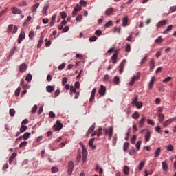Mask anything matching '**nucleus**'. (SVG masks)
Here are the masks:
<instances>
[{"mask_svg": "<svg viewBox=\"0 0 176 176\" xmlns=\"http://www.w3.org/2000/svg\"><path fill=\"white\" fill-rule=\"evenodd\" d=\"M90 42H96L97 41V36H92L89 38Z\"/></svg>", "mask_w": 176, "mask_h": 176, "instance_id": "nucleus-53", "label": "nucleus"}, {"mask_svg": "<svg viewBox=\"0 0 176 176\" xmlns=\"http://www.w3.org/2000/svg\"><path fill=\"white\" fill-rule=\"evenodd\" d=\"M173 25H170L167 29H166L164 32L163 34H168V32H170V31H171L173 30Z\"/></svg>", "mask_w": 176, "mask_h": 176, "instance_id": "nucleus-26", "label": "nucleus"}, {"mask_svg": "<svg viewBox=\"0 0 176 176\" xmlns=\"http://www.w3.org/2000/svg\"><path fill=\"white\" fill-rule=\"evenodd\" d=\"M25 39V32L24 31H21L18 38V43H21V42Z\"/></svg>", "mask_w": 176, "mask_h": 176, "instance_id": "nucleus-4", "label": "nucleus"}, {"mask_svg": "<svg viewBox=\"0 0 176 176\" xmlns=\"http://www.w3.org/2000/svg\"><path fill=\"white\" fill-rule=\"evenodd\" d=\"M135 105L138 108V109H141V108H142V102L139 101Z\"/></svg>", "mask_w": 176, "mask_h": 176, "instance_id": "nucleus-39", "label": "nucleus"}, {"mask_svg": "<svg viewBox=\"0 0 176 176\" xmlns=\"http://www.w3.org/2000/svg\"><path fill=\"white\" fill-rule=\"evenodd\" d=\"M27 68H28V66H27V64L25 63H22L21 65H20V67H19V71L20 72H25L27 71Z\"/></svg>", "mask_w": 176, "mask_h": 176, "instance_id": "nucleus-7", "label": "nucleus"}, {"mask_svg": "<svg viewBox=\"0 0 176 176\" xmlns=\"http://www.w3.org/2000/svg\"><path fill=\"white\" fill-rule=\"evenodd\" d=\"M166 24H167V20H162L156 25V27L157 28H162V27H164Z\"/></svg>", "mask_w": 176, "mask_h": 176, "instance_id": "nucleus-6", "label": "nucleus"}, {"mask_svg": "<svg viewBox=\"0 0 176 176\" xmlns=\"http://www.w3.org/2000/svg\"><path fill=\"white\" fill-rule=\"evenodd\" d=\"M147 123L151 126H155V121L153 120L148 119L147 120Z\"/></svg>", "mask_w": 176, "mask_h": 176, "instance_id": "nucleus-46", "label": "nucleus"}, {"mask_svg": "<svg viewBox=\"0 0 176 176\" xmlns=\"http://www.w3.org/2000/svg\"><path fill=\"white\" fill-rule=\"evenodd\" d=\"M175 120H176V118H173L166 120L163 123V127H167L169 124H171L172 122H174Z\"/></svg>", "mask_w": 176, "mask_h": 176, "instance_id": "nucleus-3", "label": "nucleus"}, {"mask_svg": "<svg viewBox=\"0 0 176 176\" xmlns=\"http://www.w3.org/2000/svg\"><path fill=\"white\" fill-rule=\"evenodd\" d=\"M67 82H68V78H67V77H64L62 80V84L64 85H65V83H67Z\"/></svg>", "mask_w": 176, "mask_h": 176, "instance_id": "nucleus-61", "label": "nucleus"}, {"mask_svg": "<svg viewBox=\"0 0 176 176\" xmlns=\"http://www.w3.org/2000/svg\"><path fill=\"white\" fill-rule=\"evenodd\" d=\"M157 116L159 118V119H158L159 122H163V120H164V114L160 113H157Z\"/></svg>", "mask_w": 176, "mask_h": 176, "instance_id": "nucleus-21", "label": "nucleus"}, {"mask_svg": "<svg viewBox=\"0 0 176 176\" xmlns=\"http://www.w3.org/2000/svg\"><path fill=\"white\" fill-rule=\"evenodd\" d=\"M103 131H104V133H112L113 128L112 126H110L109 128H104Z\"/></svg>", "mask_w": 176, "mask_h": 176, "instance_id": "nucleus-29", "label": "nucleus"}, {"mask_svg": "<svg viewBox=\"0 0 176 176\" xmlns=\"http://www.w3.org/2000/svg\"><path fill=\"white\" fill-rule=\"evenodd\" d=\"M123 173L124 175H129V174H130V167H129V166H124Z\"/></svg>", "mask_w": 176, "mask_h": 176, "instance_id": "nucleus-16", "label": "nucleus"}, {"mask_svg": "<svg viewBox=\"0 0 176 176\" xmlns=\"http://www.w3.org/2000/svg\"><path fill=\"white\" fill-rule=\"evenodd\" d=\"M39 8V3H37L32 6L31 11L32 13L36 12V10Z\"/></svg>", "mask_w": 176, "mask_h": 176, "instance_id": "nucleus-18", "label": "nucleus"}, {"mask_svg": "<svg viewBox=\"0 0 176 176\" xmlns=\"http://www.w3.org/2000/svg\"><path fill=\"white\" fill-rule=\"evenodd\" d=\"M12 12L13 14H21V10L17 8L16 7H14L12 8Z\"/></svg>", "mask_w": 176, "mask_h": 176, "instance_id": "nucleus-9", "label": "nucleus"}, {"mask_svg": "<svg viewBox=\"0 0 176 176\" xmlns=\"http://www.w3.org/2000/svg\"><path fill=\"white\" fill-rule=\"evenodd\" d=\"M72 171H74V162L70 161L68 163L67 174H69V175H72Z\"/></svg>", "mask_w": 176, "mask_h": 176, "instance_id": "nucleus-1", "label": "nucleus"}, {"mask_svg": "<svg viewBox=\"0 0 176 176\" xmlns=\"http://www.w3.org/2000/svg\"><path fill=\"white\" fill-rule=\"evenodd\" d=\"M94 129H96V123H94L91 126L89 129L88 133H91V131H94Z\"/></svg>", "mask_w": 176, "mask_h": 176, "instance_id": "nucleus-38", "label": "nucleus"}, {"mask_svg": "<svg viewBox=\"0 0 176 176\" xmlns=\"http://www.w3.org/2000/svg\"><path fill=\"white\" fill-rule=\"evenodd\" d=\"M30 134L29 133H25L22 138H23V140H28V138H30Z\"/></svg>", "mask_w": 176, "mask_h": 176, "instance_id": "nucleus-50", "label": "nucleus"}, {"mask_svg": "<svg viewBox=\"0 0 176 176\" xmlns=\"http://www.w3.org/2000/svg\"><path fill=\"white\" fill-rule=\"evenodd\" d=\"M161 152L162 150L160 148H157V150L154 153V157H159V156H160Z\"/></svg>", "mask_w": 176, "mask_h": 176, "instance_id": "nucleus-22", "label": "nucleus"}, {"mask_svg": "<svg viewBox=\"0 0 176 176\" xmlns=\"http://www.w3.org/2000/svg\"><path fill=\"white\" fill-rule=\"evenodd\" d=\"M21 90V87H18L16 90H15V96L16 97H19V96H20V91Z\"/></svg>", "mask_w": 176, "mask_h": 176, "instance_id": "nucleus-35", "label": "nucleus"}, {"mask_svg": "<svg viewBox=\"0 0 176 176\" xmlns=\"http://www.w3.org/2000/svg\"><path fill=\"white\" fill-rule=\"evenodd\" d=\"M43 43V36H41L40 40L38 41V43L37 44V47L39 49L41 46H42V44Z\"/></svg>", "mask_w": 176, "mask_h": 176, "instance_id": "nucleus-25", "label": "nucleus"}, {"mask_svg": "<svg viewBox=\"0 0 176 176\" xmlns=\"http://www.w3.org/2000/svg\"><path fill=\"white\" fill-rule=\"evenodd\" d=\"M174 12H176V6L170 7L169 10V13H174Z\"/></svg>", "mask_w": 176, "mask_h": 176, "instance_id": "nucleus-49", "label": "nucleus"}, {"mask_svg": "<svg viewBox=\"0 0 176 176\" xmlns=\"http://www.w3.org/2000/svg\"><path fill=\"white\" fill-rule=\"evenodd\" d=\"M120 79L119 77L115 76L114 77V83L115 85H119Z\"/></svg>", "mask_w": 176, "mask_h": 176, "instance_id": "nucleus-54", "label": "nucleus"}, {"mask_svg": "<svg viewBox=\"0 0 176 176\" xmlns=\"http://www.w3.org/2000/svg\"><path fill=\"white\" fill-rule=\"evenodd\" d=\"M13 30V25H9L8 27V30H7V32H8V34H10V32H12V31Z\"/></svg>", "mask_w": 176, "mask_h": 176, "instance_id": "nucleus-40", "label": "nucleus"}, {"mask_svg": "<svg viewBox=\"0 0 176 176\" xmlns=\"http://www.w3.org/2000/svg\"><path fill=\"white\" fill-rule=\"evenodd\" d=\"M167 151H169L170 152H173V151H174V146L173 145L168 146Z\"/></svg>", "mask_w": 176, "mask_h": 176, "instance_id": "nucleus-56", "label": "nucleus"}, {"mask_svg": "<svg viewBox=\"0 0 176 176\" xmlns=\"http://www.w3.org/2000/svg\"><path fill=\"white\" fill-rule=\"evenodd\" d=\"M107 91L104 85H100L98 93L100 96H104L105 94V91Z\"/></svg>", "mask_w": 176, "mask_h": 176, "instance_id": "nucleus-8", "label": "nucleus"}, {"mask_svg": "<svg viewBox=\"0 0 176 176\" xmlns=\"http://www.w3.org/2000/svg\"><path fill=\"white\" fill-rule=\"evenodd\" d=\"M80 5H82V6H86V5H87V2L85 0H80Z\"/></svg>", "mask_w": 176, "mask_h": 176, "instance_id": "nucleus-58", "label": "nucleus"}, {"mask_svg": "<svg viewBox=\"0 0 176 176\" xmlns=\"http://www.w3.org/2000/svg\"><path fill=\"white\" fill-rule=\"evenodd\" d=\"M128 149H129V142H126L124 144V152H126Z\"/></svg>", "mask_w": 176, "mask_h": 176, "instance_id": "nucleus-55", "label": "nucleus"}, {"mask_svg": "<svg viewBox=\"0 0 176 176\" xmlns=\"http://www.w3.org/2000/svg\"><path fill=\"white\" fill-rule=\"evenodd\" d=\"M112 52L115 53L114 54H116L118 57V54H119V50H116L115 47H112L107 51V53H112Z\"/></svg>", "mask_w": 176, "mask_h": 176, "instance_id": "nucleus-17", "label": "nucleus"}, {"mask_svg": "<svg viewBox=\"0 0 176 176\" xmlns=\"http://www.w3.org/2000/svg\"><path fill=\"white\" fill-rule=\"evenodd\" d=\"M52 173H57L58 171V168L56 166H54L51 168Z\"/></svg>", "mask_w": 176, "mask_h": 176, "instance_id": "nucleus-62", "label": "nucleus"}, {"mask_svg": "<svg viewBox=\"0 0 176 176\" xmlns=\"http://www.w3.org/2000/svg\"><path fill=\"white\" fill-rule=\"evenodd\" d=\"M112 25H113V23H112V21H110L104 25V28H109V27H112Z\"/></svg>", "mask_w": 176, "mask_h": 176, "instance_id": "nucleus-37", "label": "nucleus"}, {"mask_svg": "<svg viewBox=\"0 0 176 176\" xmlns=\"http://www.w3.org/2000/svg\"><path fill=\"white\" fill-rule=\"evenodd\" d=\"M60 129H63V124L60 122V120L56 121V124L54 125V131H58Z\"/></svg>", "mask_w": 176, "mask_h": 176, "instance_id": "nucleus-2", "label": "nucleus"}, {"mask_svg": "<svg viewBox=\"0 0 176 176\" xmlns=\"http://www.w3.org/2000/svg\"><path fill=\"white\" fill-rule=\"evenodd\" d=\"M155 60L151 59L149 63V67H150L151 72H152V71H153V69H155Z\"/></svg>", "mask_w": 176, "mask_h": 176, "instance_id": "nucleus-11", "label": "nucleus"}, {"mask_svg": "<svg viewBox=\"0 0 176 176\" xmlns=\"http://www.w3.org/2000/svg\"><path fill=\"white\" fill-rule=\"evenodd\" d=\"M138 78H140V75L138 74L136 76L132 77L129 85L131 86H133L134 85V82H135V80H137V79H138Z\"/></svg>", "mask_w": 176, "mask_h": 176, "instance_id": "nucleus-15", "label": "nucleus"}, {"mask_svg": "<svg viewBox=\"0 0 176 176\" xmlns=\"http://www.w3.org/2000/svg\"><path fill=\"white\" fill-rule=\"evenodd\" d=\"M26 80H27V82H31V80H32V76L31 75V74H28L27 75Z\"/></svg>", "mask_w": 176, "mask_h": 176, "instance_id": "nucleus-41", "label": "nucleus"}, {"mask_svg": "<svg viewBox=\"0 0 176 176\" xmlns=\"http://www.w3.org/2000/svg\"><path fill=\"white\" fill-rule=\"evenodd\" d=\"M82 19H83V16L82 15H78L76 18V21H81Z\"/></svg>", "mask_w": 176, "mask_h": 176, "instance_id": "nucleus-63", "label": "nucleus"}, {"mask_svg": "<svg viewBox=\"0 0 176 176\" xmlns=\"http://www.w3.org/2000/svg\"><path fill=\"white\" fill-rule=\"evenodd\" d=\"M65 68V63H62L61 65H59L58 69L59 71H63V69Z\"/></svg>", "mask_w": 176, "mask_h": 176, "instance_id": "nucleus-59", "label": "nucleus"}, {"mask_svg": "<svg viewBox=\"0 0 176 176\" xmlns=\"http://www.w3.org/2000/svg\"><path fill=\"white\" fill-rule=\"evenodd\" d=\"M128 23H129V16H124L122 19L123 27H127V25H129Z\"/></svg>", "mask_w": 176, "mask_h": 176, "instance_id": "nucleus-10", "label": "nucleus"}, {"mask_svg": "<svg viewBox=\"0 0 176 176\" xmlns=\"http://www.w3.org/2000/svg\"><path fill=\"white\" fill-rule=\"evenodd\" d=\"M16 50H17V46L14 45L10 52V56H13V54H14Z\"/></svg>", "mask_w": 176, "mask_h": 176, "instance_id": "nucleus-28", "label": "nucleus"}, {"mask_svg": "<svg viewBox=\"0 0 176 176\" xmlns=\"http://www.w3.org/2000/svg\"><path fill=\"white\" fill-rule=\"evenodd\" d=\"M46 90L48 93H53L54 91V86L48 85L46 87Z\"/></svg>", "mask_w": 176, "mask_h": 176, "instance_id": "nucleus-19", "label": "nucleus"}, {"mask_svg": "<svg viewBox=\"0 0 176 176\" xmlns=\"http://www.w3.org/2000/svg\"><path fill=\"white\" fill-rule=\"evenodd\" d=\"M138 102V96H136L135 98L132 99V105H135Z\"/></svg>", "mask_w": 176, "mask_h": 176, "instance_id": "nucleus-33", "label": "nucleus"}, {"mask_svg": "<svg viewBox=\"0 0 176 176\" xmlns=\"http://www.w3.org/2000/svg\"><path fill=\"white\" fill-rule=\"evenodd\" d=\"M145 120H146V119L145 118V117H143L140 122V127H142V126H144V124L145 123Z\"/></svg>", "mask_w": 176, "mask_h": 176, "instance_id": "nucleus-42", "label": "nucleus"}, {"mask_svg": "<svg viewBox=\"0 0 176 176\" xmlns=\"http://www.w3.org/2000/svg\"><path fill=\"white\" fill-rule=\"evenodd\" d=\"M14 115H16V111H14V109H10V116H11V118H13V116H14Z\"/></svg>", "mask_w": 176, "mask_h": 176, "instance_id": "nucleus-36", "label": "nucleus"}, {"mask_svg": "<svg viewBox=\"0 0 176 176\" xmlns=\"http://www.w3.org/2000/svg\"><path fill=\"white\" fill-rule=\"evenodd\" d=\"M25 130H27V126H25L24 125H21V126L20 128L21 133H24V131H25Z\"/></svg>", "mask_w": 176, "mask_h": 176, "instance_id": "nucleus-51", "label": "nucleus"}, {"mask_svg": "<svg viewBox=\"0 0 176 176\" xmlns=\"http://www.w3.org/2000/svg\"><path fill=\"white\" fill-rule=\"evenodd\" d=\"M162 164L163 170L166 173L167 170H168V165H167V163L164 161L162 162Z\"/></svg>", "mask_w": 176, "mask_h": 176, "instance_id": "nucleus-23", "label": "nucleus"}, {"mask_svg": "<svg viewBox=\"0 0 176 176\" xmlns=\"http://www.w3.org/2000/svg\"><path fill=\"white\" fill-rule=\"evenodd\" d=\"M145 160H142L140 162L139 166L138 167L139 171H142L144 167L145 166Z\"/></svg>", "mask_w": 176, "mask_h": 176, "instance_id": "nucleus-13", "label": "nucleus"}, {"mask_svg": "<svg viewBox=\"0 0 176 176\" xmlns=\"http://www.w3.org/2000/svg\"><path fill=\"white\" fill-rule=\"evenodd\" d=\"M70 91L71 93H76V88L74 86L70 87Z\"/></svg>", "mask_w": 176, "mask_h": 176, "instance_id": "nucleus-60", "label": "nucleus"}, {"mask_svg": "<svg viewBox=\"0 0 176 176\" xmlns=\"http://www.w3.org/2000/svg\"><path fill=\"white\" fill-rule=\"evenodd\" d=\"M141 144H142V142L141 140H139L136 144V149H138V151H140V147L141 146Z\"/></svg>", "mask_w": 176, "mask_h": 176, "instance_id": "nucleus-48", "label": "nucleus"}, {"mask_svg": "<svg viewBox=\"0 0 176 176\" xmlns=\"http://www.w3.org/2000/svg\"><path fill=\"white\" fill-rule=\"evenodd\" d=\"M34 31H30V33H29V38L30 39H32V38H34Z\"/></svg>", "mask_w": 176, "mask_h": 176, "instance_id": "nucleus-64", "label": "nucleus"}, {"mask_svg": "<svg viewBox=\"0 0 176 176\" xmlns=\"http://www.w3.org/2000/svg\"><path fill=\"white\" fill-rule=\"evenodd\" d=\"M49 116L52 119H54V118H56V114H54V113L53 111H50Z\"/></svg>", "mask_w": 176, "mask_h": 176, "instance_id": "nucleus-52", "label": "nucleus"}, {"mask_svg": "<svg viewBox=\"0 0 176 176\" xmlns=\"http://www.w3.org/2000/svg\"><path fill=\"white\" fill-rule=\"evenodd\" d=\"M27 142L24 141L22 142L20 144H19V148H25V146H27Z\"/></svg>", "mask_w": 176, "mask_h": 176, "instance_id": "nucleus-43", "label": "nucleus"}, {"mask_svg": "<svg viewBox=\"0 0 176 176\" xmlns=\"http://www.w3.org/2000/svg\"><path fill=\"white\" fill-rule=\"evenodd\" d=\"M86 159H87V151H86L85 149H83L82 158V163H85Z\"/></svg>", "mask_w": 176, "mask_h": 176, "instance_id": "nucleus-14", "label": "nucleus"}, {"mask_svg": "<svg viewBox=\"0 0 176 176\" xmlns=\"http://www.w3.org/2000/svg\"><path fill=\"white\" fill-rule=\"evenodd\" d=\"M94 140H96V139L91 138V139H90V140L89 142V146H92V149H96V146H93V145H94Z\"/></svg>", "mask_w": 176, "mask_h": 176, "instance_id": "nucleus-24", "label": "nucleus"}, {"mask_svg": "<svg viewBox=\"0 0 176 176\" xmlns=\"http://www.w3.org/2000/svg\"><path fill=\"white\" fill-rule=\"evenodd\" d=\"M16 156H17V153H13L12 154V155L9 158V164H12V162H13V160H14V157H16Z\"/></svg>", "mask_w": 176, "mask_h": 176, "instance_id": "nucleus-20", "label": "nucleus"}, {"mask_svg": "<svg viewBox=\"0 0 176 176\" xmlns=\"http://www.w3.org/2000/svg\"><path fill=\"white\" fill-rule=\"evenodd\" d=\"M74 10L76 12H80V10H82V6L76 4Z\"/></svg>", "mask_w": 176, "mask_h": 176, "instance_id": "nucleus-31", "label": "nucleus"}, {"mask_svg": "<svg viewBox=\"0 0 176 176\" xmlns=\"http://www.w3.org/2000/svg\"><path fill=\"white\" fill-rule=\"evenodd\" d=\"M60 16L62 19H65L67 17V13H65V12H62L60 13Z\"/></svg>", "mask_w": 176, "mask_h": 176, "instance_id": "nucleus-57", "label": "nucleus"}, {"mask_svg": "<svg viewBox=\"0 0 176 176\" xmlns=\"http://www.w3.org/2000/svg\"><path fill=\"white\" fill-rule=\"evenodd\" d=\"M126 60L124 59L122 63H120L119 68H120V74H123V71H124V65H126Z\"/></svg>", "mask_w": 176, "mask_h": 176, "instance_id": "nucleus-5", "label": "nucleus"}, {"mask_svg": "<svg viewBox=\"0 0 176 176\" xmlns=\"http://www.w3.org/2000/svg\"><path fill=\"white\" fill-rule=\"evenodd\" d=\"M133 119H138L140 118V114L138 113V111H135L133 114H132Z\"/></svg>", "mask_w": 176, "mask_h": 176, "instance_id": "nucleus-34", "label": "nucleus"}, {"mask_svg": "<svg viewBox=\"0 0 176 176\" xmlns=\"http://www.w3.org/2000/svg\"><path fill=\"white\" fill-rule=\"evenodd\" d=\"M111 60H113V63L116 64L118 63V56H116V54H113L111 56Z\"/></svg>", "mask_w": 176, "mask_h": 176, "instance_id": "nucleus-30", "label": "nucleus"}, {"mask_svg": "<svg viewBox=\"0 0 176 176\" xmlns=\"http://www.w3.org/2000/svg\"><path fill=\"white\" fill-rule=\"evenodd\" d=\"M149 140H151V133H148L145 135V140L146 141V142H149Z\"/></svg>", "mask_w": 176, "mask_h": 176, "instance_id": "nucleus-47", "label": "nucleus"}, {"mask_svg": "<svg viewBox=\"0 0 176 176\" xmlns=\"http://www.w3.org/2000/svg\"><path fill=\"white\" fill-rule=\"evenodd\" d=\"M47 9H49V6H45L43 9V14L47 16Z\"/></svg>", "mask_w": 176, "mask_h": 176, "instance_id": "nucleus-32", "label": "nucleus"}, {"mask_svg": "<svg viewBox=\"0 0 176 176\" xmlns=\"http://www.w3.org/2000/svg\"><path fill=\"white\" fill-rule=\"evenodd\" d=\"M130 156H134L135 155V148H132L131 150L129 151Z\"/></svg>", "mask_w": 176, "mask_h": 176, "instance_id": "nucleus-45", "label": "nucleus"}, {"mask_svg": "<svg viewBox=\"0 0 176 176\" xmlns=\"http://www.w3.org/2000/svg\"><path fill=\"white\" fill-rule=\"evenodd\" d=\"M153 83H155V76H153L151 78V80L148 84V86H149V89H152L153 86Z\"/></svg>", "mask_w": 176, "mask_h": 176, "instance_id": "nucleus-27", "label": "nucleus"}, {"mask_svg": "<svg viewBox=\"0 0 176 176\" xmlns=\"http://www.w3.org/2000/svg\"><path fill=\"white\" fill-rule=\"evenodd\" d=\"M155 43H162V42H163L162 36H159L157 39H155Z\"/></svg>", "mask_w": 176, "mask_h": 176, "instance_id": "nucleus-44", "label": "nucleus"}, {"mask_svg": "<svg viewBox=\"0 0 176 176\" xmlns=\"http://www.w3.org/2000/svg\"><path fill=\"white\" fill-rule=\"evenodd\" d=\"M114 12H115V10H113V8H110L106 10L105 14H106V16H111V14H113Z\"/></svg>", "mask_w": 176, "mask_h": 176, "instance_id": "nucleus-12", "label": "nucleus"}]
</instances>
